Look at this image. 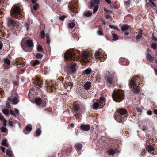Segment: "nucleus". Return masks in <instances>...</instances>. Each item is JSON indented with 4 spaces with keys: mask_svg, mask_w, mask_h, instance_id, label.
Masks as SVG:
<instances>
[{
    "mask_svg": "<svg viewBox=\"0 0 157 157\" xmlns=\"http://www.w3.org/2000/svg\"><path fill=\"white\" fill-rule=\"evenodd\" d=\"M21 9L19 6L14 5L12 7L10 10V15H14V17L18 19H20L22 17V14L21 12Z\"/></svg>",
    "mask_w": 157,
    "mask_h": 157,
    "instance_id": "1",
    "label": "nucleus"
},
{
    "mask_svg": "<svg viewBox=\"0 0 157 157\" xmlns=\"http://www.w3.org/2000/svg\"><path fill=\"white\" fill-rule=\"evenodd\" d=\"M95 100H93L94 103L92 106L94 109H98L99 108H103L105 103V99L103 97H100L99 103L94 102Z\"/></svg>",
    "mask_w": 157,
    "mask_h": 157,
    "instance_id": "2",
    "label": "nucleus"
},
{
    "mask_svg": "<svg viewBox=\"0 0 157 157\" xmlns=\"http://www.w3.org/2000/svg\"><path fill=\"white\" fill-rule=\"evenodd\" d=\"M113 98V100L116 102H120L123 100V95L120 92H114L112 94Z\"/></svg>",
    "mask_w": 157,
    "mask_h": 157,
    "instance_id": "3",
    "label": "nucleus"
},
{
    "mask_svg": "<svg viewBox=\"0 0 157 157\" xmlns=\"http://www.w3.org/2000/svg\"><path fill=\"white\" fill-rule=\"evenodd\" d=\"M75 56V53H73L71 51H67L64 54V58L65 59H70L71 60H74Z\"/></svg>",
    "mask_w": 157,
    "mask_h": 157,
    "instance_id": "4",
    "label": "nucleus"
},
{
    "mask_svg": "<svg viewBox=\"0 0 157 157\" xmlns=\"http://www.w3.org/2000/svg\"><path fill=\"white\" fill-rule=\"evenodd\" d=\"M116 79V78L113 77L111 75H107L105 76V81L108 85L112 84Z\"/></svg>",
    "mask_w": 157,
    "mask_h": 157,
    "instance_id": "5",
    "label": "nucleus"
},
{
    "mask_svg": "<svg viewBox=\"0 0 157 157\" xmlns=\"http://www.w3.org/2000/svg\"><path fill=\"white\" fill-rule=\"evenodd\" d=\"M3 59L4 62L3 66L5 69H8L11 67L10 62L7 59L4 58Z\"/></svg>",
    "mask_w": 157,
    "mask_h": 157,
    "instance_id": "6",
    "label": "nucleus"
},
{
    "mask_svg": "<svg viewBox=\"0 0 157 157\" xmlns=\"http://www.w3.org/2000/svg\"><path fill=\"white\" fill-rule=\"evenodd\" d=\"M8 23L9 25L13 26H18L19 23L13 19H9L8 21Z\"/></svg>",
    "mask_w": 157,
    "mask_h": 157,
    "instance_id": "7",
    "label": "nucleus"
},
{
    "mask_svg": "<svg viewBox=\"0 0 157 157\" xmlns=\"http://www.w3.org/2000/svg\"><path fill=\"white\" fill-rule=\"evenodd\" d=\"M100 3V0H92L90 1V8H89L90 9L93 7L94 6V4H99Z\"/></svg>",
    "mask_w": 157,
    "mask_h": 157,
    "instance_id": "8",
    "label": "nucleus"
},
{
    "mask_svg": "<svg viewBox=\"0 0 157 157\" xmlns=\"http://www.w3.org/2000/svg\"><path fill=\"white\" fill-rule=\"evenodd\" d=\"M137 77H133L132 78L129 84V86L131 87L136 86V84L135 83L134 80L135 79L137 80Z\"/></svg>",
    "mask_w": 157,
    "mask_h": 157,
    "instance_id": "9",
    "label": "nucleus"
},
{
    "mask_svg": "<svg viewBox=\"0 0 157 157\" xmlns=\"http://www.w3.org/2000/svg\"><path fill=\"white\" fill-rule=\"evenodd\" d=\"M80 128L82 130L85 131H88L90 129V127L89 125H82Z\"/></svg>",
    "mask_w": 157,
    "mask_h": 157,
    "instance_id": "10",
    "label": "nucleus"
},
{
    "mask_svg": "<svg viewBox=\"0 0 157 157\" xmlns=\"http://www.w3.org/2000/svg\"><path fill=\"white\" fill-rule=\"evenodd\" d=\"M11 101L12 103L14 105H16L19 102V100H18L17 96L13 97Z\"/></svg>",
    "mask_w": 157,
    "mask_h": 157,
    "instance_id": "11",
    "label": "nucleus"
},
{
    "mask_svg": "<svg viewBox=\"0 0 157 157\" xmlns=\"http://www.w3.org/2000/svg\"><path fill=\"white\" fill-rule=\"evenodd\" d=\"M118 112L122 115L125 114L127 113V110L125 109L121 108L118 110Z\"/></svg>",
    "mask_w": 157,
    "mask_h": 157,
    "instance_id": "12",
    "label": "nucleus"
},
{
    "mask_svg": "<svg viewBox=\"0 0 157 157\" xmlns=\"http://www.w3.org/2000/svg\"><path fill=\"white\" fill-rule=\"evenodd\" d=\"M146 57L147 59L149 61L153 62L154 60V58L150 54H147L146 55Z\"/></svg>",
    "mask_w": 157,
    "mask_h": 157,
    "instance_id": "13",
    "label": "nucleus"
},
{
    "mask_svg": "<svg viewBox=\"0 0 157 157\" xmlns=\"http://www.w3.org/2000/svg\"><path fill=\"white\" fill-rule=\"evenodd\" d=\"M85 89L88 90L91 87V83L90 82H87L84 85Z\"/></svg>",
    "mask_w": 157,
    "mask_h": 157,
    "instance_id": "14",
    "label": "nucleus"
},
{
    "mask_svg": "<svg viewBox=\"0 0 157 157\" xmlns=\"http://www.w3.org/2000/svg\"><path fill=\"white\" fill-rule=\"evenodd\" d=\"M26 43L28 46L29 47H32L33 45V43L32 40L29 39L27 40Z\"/></svg>",
    "mask_w": 157,
    "mask_h": 157,
    "instance_id": "15",
    "label": "nucleus"
},
{
    "mask_svg": "<svg viewBox=\"0 0 157 157\" xmlns=\"http://www.w3.org/2000/svg\"><path fill=\"white\" fill-rule=\"evenodd\" d=\"M35 102L37 105H40L41 104L42 99L39 98H36L35 99Z\"/></svg>",
    "mask_w": 157,
    "mask_h": 157,
    "instance_id": "16",
    "label": "nucleus"
},
{
    "mask_svg": "<svg viewBox=\"0 0 157 157\" xmlns=\"http://www.w3.org/2000/svg\"><path fill=\"white\" fill-rule=\"evenodd\" d=\"M2 145L6 146L7 147H9V145L7 142V140L6 139H3L1 143Z\"/></svg>",
    "mask_w": 157,
    "mask_h": 157,
    "instance_id": "17",
    "label": "nucleus"
},
{
    "mask_svg": "<svg viewBox=\"0 0 157 157\" xmlns=\"http://www.w3.org/2000/svg\"><path fill=\"white\" fill-rule=\"evenodd\" d=\"M76 149L78 150H81L82 147V145L79 143L76 144L75 145Z\"/></svg>",
    "mask_w": 157,
    "mask_h": 157,
    "instance_id": "18",
    "label": "nucleus"
},
{
    "mask_svg": "<svg viewBox=\"0 0 157 157\" xmlns=\"http://www.w3.org/2000/svg\"><path fill=\"white\" fill-rule=\"evenodd\" d=\"M82 56L84 58L87 59L89 57V54L87 52L84 51L82 54Z\"/></svg>",
    "mask_w": 157,
    "mask_h": 157,
    "instance_id": "19",
    "label": "nucleus"
},
{
    "mask_svg": "<svg viewBox=\"0 0 157 157\" xmlns=\"http://www.w3.org/2000/svg\"><path fill=\"white\" fill-rule=\"evenodd\" d=\"M6 155L9 157H12L13 155V153L10 150L7 149L6 150Z\"/></svg>",
    "mask_w": 157,
    "mask_h": 157,
    "instance_id": "20",
    "label": "nucleus"
},
{
    "mask_svg": "<svg viewBox=\"0 0 157 157\" xmlns=\"http://www.w3.org/2000/svg\"><path fill=\"white\" fill-rule=\"evenodd\" d=\"M101 54H99V52L98 51H96L95 53V56L96 59H100Z\"/></svg>",
    "mask_w": 157,
    "mask_h": 157,
    "instance_id": "21",
    "label": "nucleus"
},
{
    "mask_svg": "<svg viewBox=\"0 0 157 157\" xmlns=\"http://www.w3.org/2000/svg\"><path fill=\"white\" fill-rule=\"evenodd\" d=\"M129 26L128 25H126L122 26L121 29L122 31H124L128 30L129 29Z\"/></svg>",
    "mask_w": 157,
    "mask_h": 157,
    "instance_id": "22",
    "label": "nucleus"
},
{
    "mask_svg": "<svg viewBox=\"0 0 157 157\" xmlns=\"http://www.w3.org/2000/svg\"><path fill=\"white\" fill-rule=\"evenodd\" d=\"M1 132L3 133H7L8 132V129L6 128L5 126L4 127H2L1 128Z\"/></svg>",
    "mask_w": 157,
    "mask_h": 157,
    "instance_id": "23",
    "label": "nucleus"
},
{
    "mask_svg": "<svg viewBox=\"0 0 157 157\" xmlns=\"http://www.w3.org/2000/svg\"><path fill=\"white\" fill-rule=\"evenodd\" d=\"M92 14V13L89 11L87 12H85L83 13L84 15L86 17H90L91 16Z\"/></svg>",
    "mask_w": 157,
    "mask_h": 157,
    "instance_id": "24",
    "label": "nucleus"
},
{
    "mask_svg": "<svg viewBox=\"0 0 157 157\" xmlns=\"http://www.w3.org/2000/svg\"><path fill=\"white\" fill-rule=\"evenodd\" d=\"M25 129L27 131L30 132L32 129V126L31 124H29L25 128Z\"/></svg>",
    "mask_w": 157,
    "mask_h": 157,
    "instance_id": "25",
    "label": "nucleus"
},
{
    "mask_svg": "<svg viewBox=\"0 0 157 157\" xmlns=\"http://www.w3.org/2000/svg\"><path fill=\"white\" fill-rule=\"evenodd\" d=\"M11 101V98L10 97H8L7 99V102L6 104V106L8 108H10V106L9 104V102Z\"/></svg>",
    "mask_w": 157,
    "mask_h": 157,
    "instance_id": "26",
    "label": "nucleus"
},
{
    "mask_svg": "<svg viewBox=\"0 0 157 157\" xmlns=\"http://www.w3.org/2000/svg\"><path fill=\"white\" fill-rule=\"evenodd\" d=\"M108 153L110 155H113L115 153L114 150L113 149H109L108 151Z\"/></svg>",
    "mask_w": 157,
    "mask_h": 157,
    "instance_id": "27",
    "label": "nucleus"
},
{
    "mask_svg": "<svg viewBox=\"0 0 157 157\" xmlns=\"http://www.w3.org/2000/svg\"><path fill=\"white\" fill-rule=\"evenodd\" d=\"M21 46L23 49L26 52H28L29 51V50L28 48L26 46H24L21 44Z\"/></svg>",
    "mask_w": 157,
    "mask_h": 157,
    "instance_id": "28",
    "label": "nucleus"
},
{
    "mask_svg": "<svg viewBox=\"0 0 157 157\" xmlns=\"http://www.w3.org/2000/svg\"><path fill=\"white\" fill-rule=\"evenodd\" d=\"M70 70L72 72H74L75 71V66L74 64L71 65L70 67Z\"/></svg>",
    "mask_w": 157,
    "mask_h": 157,
    "instance_id": "29",
    "label": "nucleus"
},
{
    "mask_svg": "<svg viewBox=\"0 0 157 157\" xmlns=\"http://www.w3.org/2000/svg\"><path fill=\"white\" fill-rule=\"evenodd\" d=\"M98 5L95 6H94V8L93 11V14H94L98 10Z\"/></svg>",
    "mask_w": 157,
    "mask_h": 157,
    "instance_id": "30",
    "label": "nucleus"
},
{
    "mask_svg": "<svg viewBox=\"0 0 157 157\" xmlns=\"http://www.w3.org/2000/svg\"><path fill=\"white\" fill-rule=\"evenodd\" d=\"M46 37L47 39V42L48 44H49L50 40V37L49 34H47L46 35Z\"/></svg>",
    "mask_w": 157,
    "mask_h": 157,
    "instance_id": "31",
    "label": "nucleus"
},
{
    "mask_svg": "<svg viewBox=\"0 0 157 157\" xmlns=\"http://www.w3.org/2000/svg\"><path fill=\"white\" fill-rule=\"evenodd\" d=\"M147 150L149 152L150 151H153L154 150V148L152 146L149 145L147 148Z\"/></svg>",
    "mask_w": 157,
    "mask_h": 157,
    "instance_id": "32",
    "label": "nucleus"
},
{
    "mask_svg": "<svg viewBox=\"0 0 157 157\" xmlns=\"http://www.w3.org/2000/svg\"><path fill=\"white\" fill-rule=\"evenodd\" d=\"M43 55L40 53H38L36 55V58L38 59L41 58L43 57Z\"/></svg>",
    "mask_w": 157,
    "mask_h": 157,
    "instance_id": "33",
    "label": "nucleus"
},
{
    "mask_svg": "<svg viewBox=\"0 0 157 157\" xmlns=\"http://www.w3.org/2000/svg\"><path fill=\"white\" fill-rule=\"evenodd\" d=\"M37 51L39 52H41L42 51V48L41 45H39L37 46Z\"/></svg>",
    "mask_w": 157,
    "mask_h": 157,
    "instance_id": "34",
    "label": "nucleus"
},
{
    "mask_svg": "<svg viewBox=\"0 0 157 157\" xmlns=\"http://www.w3.org/2000/svg\"><path fill=\"white\" fill-rule=\"evenodd\" d=\"M142 33H141L139 32L138 35L136 36V39H140L142 37Z\"/></svg>",
    "mask_w": 157,
    "mask_h": 157,
    "instance_id": "35",
    "label": "nucleus"
},
{
    "mask_svg": "<svg viewBox=\"0 0 157 157\" xmlns=\"http://www.w3.org/2000/svg\"><path fill=\"white\" fill-rule=\"evenodd\" d=\"M113 40H117L118 39V36L116 34H113Z\"/></svg>",
    "mask_w": 157,
    "mask_h": 157,
    "instance_id": "36",
    "label": "nucleus"
},
{
    "mask_svg": "<svg viewBox=\"0 0 157 157\" xmlns=\"http://www.w3.org/2000/svg\"><path fill=\"white\" fill-rule=\"evenodd\" d=\"M2 111L3 113L6 115H7L9 114V112L8 110L7 109H3Z\"/></svg>",
    "mask_w": 157,
    "mask_h": 157,
    "instance_id": "37",
    "label": "nucleus"
},
{
    "mask_svg": "<svg viewBox=\"0 0 157 157\" xmlns=\"http://www.w3.org/2000/svg\"><path fill=\"white\" fill-rule=\"evenodd\" d=\"M126 117L125 116L124 117V118H123L122 117H121L120 120L118 121V122H121L125 121L126 120Z\"/></svg>",
    "mask_w": 157,
    "mask_h": 157,
    "instance_id": "38",
    "label": "nucleus"
},
{
    "mask_svg": "<svg viewBox=\"0 0 157 157\" xmlns=\"http://www.w3.org/2000/svg\"><path fill=\"white\" fill-rule=\"evenodd\" d=\"M151 48L153 49H156L157 48V45L156 43L152 44L151 46Z\"/></svg>",
    "mask_w": 157,
    "mask_h": 157,
    "instance_id": "39",
    "label": "nucleus"
},
{
    "mask_svg": "<svg viewBox=\"0 0 157 157\" xmlns=\"http://www.w3.org/2000/svg\"><path fill=\"white\" fill-rule=\"evenodd\" d=\"M91 71L90 69H86L84 71L83 73L86 74H89L91 72Z\"/></svg>",
    "mask_w": 157,
    "mask_h": 157,
    "instance_id": "40",
    "label": "nucleus"
},
{
    "mask_svg": "<svg viewBox=\"0 0 157 157\" xmlns=\"http://www.w3.org/2000/svg\"><path fill=\"white\" fill-rule=\"evenodd\" d=\"M68 26L70 28H73L75 26V24L74 22L70 23L69 24Z\"/></svg>",
    "mask_w": 157,
    "mask_h": 157,
    "instance_id": "41",
    "label": "nucleus"
},
{
    "mask_svg": "<svg viewBox=\"0 0 157 157\" xmlns=\"http://www.w3.org/2000/svg\"><path fill=\"white\" fill-rule=\"evenodd\" d=\"M109 26L111 29H117V30H119L118 28L116 26L112 25H109Z\"/></svg>",
    "mask_w": 157,
    "mask_h": 157,
    "instance_id": "42",
    "label": "nucleus"
},
{
    "mask_svg": "<svg viewBox=\"0 0 157 157\" xmlns=\"http://www.w3.org/2000/svg\"><path fill=\"white\" fill-rule=\"evenodd\" d=\"M41 132L40 129H38L36 131V134L37 136H39L41 133Z\"/></svg>",
    "mask_w": 157,
    "mask_h": 157,
    "instance_id": "43",
    "label": "nucleus"
},
{
    "mask_svg": "<svg viewBox=\"0 0 157 157\" xmlns=\"http://www.w3.org/2000/svg\"><path fill=\"white\" fill-rule=\"evenodd\" d=\"M79 107L78 106H75L74 107V111L75 113H77L78 111L79 110Z\"/></svg>",
    "mask_w": 157,
    "mask_h": 157,
    "instance_id": "44",
    "label": "nucleus"
},
{
    "mask_svg": "<svg viewBox=\"0 0 157 157\" xmlns=\"http://www.w3.org/2000/svg\"><path fill=\"white\" fill-rule=\"evenodd\" d=\"M104 10L105 12H107L109 13H112V11L110 10H108L106 9L105 8H104Z\"/></svg>",
    "mask_w": 157,
    "mask_h": 157,
    "instance_id": "45",
    "label": "nucleus"
},
{
    "mask_svg": "<svg viewBox=\"0 0 157 157\" xmlns=\"http://www.w3.org/2000/svg\"><path fill=\"white\" fill-rule=\"evenodd\" d=\"M67 86H69L70 88H72L73 86V83L72 82H70L67 84Z\"/></svg>",
    "mask_w": 157,
    "mask_h": 157,
    "instance_id": "46",
    "label": "nucleus"
},
{
    "mask_svg": "<svg viewBox=\"0 0 157 157\" xmlns=\"http://www.w3.org/2000/svg\"><path fill=\"white\" fill-rule=\"evenodd\" d=\"M45 32L44 31V30H43L42 32H41V38H43L44 37V36H45Z\"/></svg>",
    "mask_w": 157,
    "mask_h": 157,
    "instance_id": "47",
    "label": "nucleus"
},
{
    "mask_svg": "<svg viewBox=\"0 0 157 157\" xmlns=\"http://www.w3.org/2000/svg\"><path fill=\"white\" fill-rule=\"evenodd\" d=\"M26 26V27L27 30H28L29 28V26L30 25V23L29 22H28L26 23H25Z\"/></svg>",
    "mask_w": 157,
    "mask_h": 157,
    "instance_id": "48",
    "label": "nucleus"
},
{
    "mask_svg": "<svg viewBox=\"0 0 157 157\" xmlns=\"http://www.w3.org/2000/svg\"><path fill=\"white\" fill-rule=\"evenodd\" d=\"M39 5L38 4H36L33 6V8L34 10H36L37 9Z\"/></svg>",
    "mask_w": 157,
    "mask_h": 157,
    "instance_id": "49",
    "label": "nucleus"
},
{
    "mask_svg": "<svg viewBox=\"0 0 157 157\" xmlns=\"http://www.w3.org/2000/svg\"><path fill=\"white\" fill-rule=\"evenodd\" d=\"M39 63L40 62L38 60H36L34 61L33 65V66H35L37 64H39Z\"/></svg>",
    "mask_w": 157,
    "mask_h": 157,
    "instance_id": "50",
    "label": "nucleus"
},
{
    "mask_svg": "<svg viewBox=\"0 0 157 157\" xmlns=\"http://www.w3.org/2000/svg\"><path fill=\"white\" fill-rule=\"evenodd\" d=\"M2 121H3V125L5 127H6V120L5 119H4Z\"/></svg>",
    "mask_w": 157,
    "mask_h": 157,
    "instance_id": "51",
    "label": "nucleus"
},
{
    "mask_svg": "<svg viewBox=\"0 0 157 157\" xmlns=\"http://www.w3.org/2000/svg\"><path fill=\"white\" fill-rule=\"evenodd\" d=\"M98 33L99 35L100 36L103 35L102 31L100 30H99L98 31Z\"/></svg>",
    "mask_w": 157,
    "mask_h": 157,
    "instance_id": "52",
    "label": "nucleus"
},
{
    "mask_svg": "<svg viewBox=\"0 0 157 157\" xmlns=\"http://www.w3.org/2000/svg\"><path fill=\"white\" fill-rule=\"evenodd\" d=\"M8 124L10 126L13 127V122L11 121H9L8 122Z\"/></svg>",
    "mask_w": 157,
    "mask_h": 157,
    "instance_id": "53",
    "label": "nucleus"
},
{
    "mask_svg": "<svg viewBox=\"0 0 157 157\" xmlns=\"http://www.w3.org/2000/svg\"><path fill=\"white\" fill-rule=\"evenodd\" d=\"M65 18H66V16L64 15L61 16L59 18L60 19L63 20Z\"/></svg>",
    "mask_w": 157,
    "mask_h": 157,
    "instance_id": "54",
    "label": "nucleus"
},
{
    "mask_svg": "<svg viewBox=\"0 0 157 157\" xmlns=\"http://www.w3.org/2000/svg\"><path fill=\"white\" fill-rule=\"evenodd\" d=\"M10 113L11 115H13L14 116H16V114H15V113L12 110H10Z\"/></svg>",
    "mask_w": 157,
    "mask_h": 157,
    "instance_id": "55",
    "label": "nucleus"
},
{
    "mask_svg": "<svg viewBox=\"0 0 157 157\" xmlns=\"http://www.w3.org/2000/svg\"><path fill=\"white\" fill-rule=\"evenodd\" d=\"M124 3L126 5H129L130 4V1L129 0L124 2Z\"/></svg>",
    "mask_w": 157,
    "mask_h": 157,
    "instance_id": "56",
    "label": "nucleus"
},
{
    "mask_svg": "<svg viewBox=\"0 0 157 157\" xmlns=\"http://www.w3.org/2000/svg\"><path fill=\"white\" fill-rule=\"evenodd\" d=\"M139 91V90L138 88H136L134 90V92L135 93H138Z\"/></svg>",
    "mask_w": 157,
    "mask_h": 157,
    "instance_id": "57",
    "label": "nucleus"
},
{
    "mask_svg": "<svg viewBox=\"0 0 157 157\" xmlns=\"http://www.w3.org/2000/svg\"><path fill=\"white\" fill-rule=\"evenodd\" d=\"M0 149H1V151H2V152H3V153L5 152V148L4 147H2V146H1L0 147Z\"/></svg>",
    "mask_w": 157,
    "mask_h": 157,
    "instance_id": "58",
    "label": "nucleus"
},
{
    "mask_svg": "<svg viewBox=\"0 0 157 157\" xmlns=\"http://www.w3.org/2000/svg\"><path fill=\"white\" fill-rule=\"evenodd\" d=\"M152 40L154 41H157V38L155 37L154 36H152L151 38Z\"/></svg>",
    "mask_w": 157,
    "mask_h": 157,
    "instance_id": "59",
    "label": "nucleus"
},
{
    "mask_svg": "<svg viewBox=\"0 0 157 157\" xmlns=\"http://www.w3.org/2000/svg\"><path fill=\"white\" fill-rule=\"evenodd\" d=\"M148 115H150L152 114V112L151 111H148L147 112Z\"/></svg>",
    "mask_w": 157,
    "mask_h": 157,
    "instance_id": "60",
    "label": "nucleus"
},
{
    "mask_svg": "<svg viewBox=\"0 0 157 157\" xmlns=\"http://www.w3.org/2000/svg\"><path fill=\"white\" fill-rule=\"evenodd\" d=\"M3 46V44L0 41V50L2 48Z\"/></svg>",
    "mask_w": 157,
    "mask_h": 157,
    "instance_id": "61",
    "label": "nucleus"
},
{
    "mask_svg": "<svg viewBox=\"0 0 157 157\" xmlns=\"http://www.w3.org/2000/svg\"><path fill=\"white\" fill-rule=\"evenodd\" d=\"M105 1L107 2L108 4H110L111 3V2L110 0H105Z\"/></svg>",
    "mask_w": 157,
    "mask_h": 157,
    "instance_id": "62",
    "label": "nucleus"
},
{
    "mask_svg": "<svg viewBox=\"0 0 157 157\" xmlns=\"http://www.w3.org/2000/svg\"><path fill=\"white\" fill-rule=\"evenodd\" d=\"M15 112L17 114H18L19 113V110L17 109H15Z\"/></svg>",
    "mask_w": 157,
    "mask_h": 157,
    "instance_id": "63",
    "label": "nucleus"
},
{
    "mask_svg": "<svg viewBox=\"0 0 157 157\" xmlns=\"http://www.w3.org/2000/svg\"><path fill=\"white\" fill-rule=\"evenodd\" d=\"M4 119V117L2 115L0 114V119L2 120Z\"/></svg>",
    "mask_w": 157,
    "mask_h": 157,
    "instance_id": "64",
    "label": "nucleus"
}]
</instances>
